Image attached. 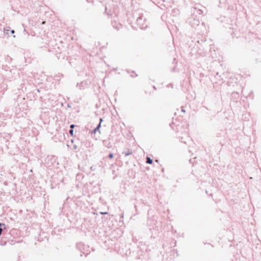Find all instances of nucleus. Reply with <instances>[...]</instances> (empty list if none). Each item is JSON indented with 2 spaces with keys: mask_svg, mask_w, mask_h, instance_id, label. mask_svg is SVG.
Instances as JSON below:
<instances>
[{
  "mask_svg": "<svg viewBox=\"0 0 261 261\" xmlns=\"http://www.w3.org/2000/svg\"><path fill=\"white\" fill-rule=\"evenodd\" d=\"M108 157L109 159H112L114 157V154L113 153H110Z\"/></svg>",
  "mask_w": 261,
  "mask_h": 261,
  "instance_id": "a211bd4d",
  "label": "nucleus"
},
{
  "mask_svg": "<svg viewBox=\"0 0 261 261\" xmlns=\"http://www.w3.org/2000/svg\"><path fill=\"white\" fill-rule=\"evenodd\" d=\"M67 107H68V108H70V107H71V106H70V104H69V103H68V104H67Z\"/></svg>",
  "mask_w": 261,
  "mask_h": 261,
  "instance_id": "cd10ccee",
  "label": "nucleus"
},
{
  "mask_svg": "<svg viewBox=\"0 0 261 261\" xmlns=\"http://www.w3.org/2000/svg\"><path fill=\"white\" fill-rule=\"evenodd\" d=\"M133 153V151L131 149H127L126 151H123L122 154H124L125 156H128Z\"/></svg>",
  "mask_w": 261,
  "mask_h": 261,
  "instance_id": "9d476101",
  "label": "nucleus"
},
{
  "mask_svg": "<svg viewBox=\"0 0 261 261\" xmlns=\"http://www.w3.org/2000/svg\"><path fill=\"white\" fill-rule=\"evenodd\" d=\"M6 226L4 223L0 222V237L3 236V234H7L3 232L6 229Z\"/></svg>",
  "mask_w": 261,
  "mask_h": 261,
  "instance_id": "0eeeda50",
  "label": "nucleus"
},
{
  "mask_svg": "<svg viewBox=\"0 0 261 261\" xmlns=\"http://www.w3.org/2000/svg\"><path fill=\"white\" fill-rule=\"evenodd\" d=\"M56 56L58 59H64L65 57V54H63L62 52L58 53L56 54Z\"/></svg>",
  "mask_w": 261,
  "mask_h": 261,
  "instance_id": "9b49d317",
  "label": "nucleus"
},
{
  "mask_svg": "<svg viewBox=\"0 0 261 261\" xmlns=\"http://www.w3.org/2000/svg\"><path fill=\"white\" fill-rule=\"evenodd\" d=\"M153 88L154 89H155V90L156 89V87L154 86H153Z\"/></svg>",
  "mask_w": 261,
  "mask_h": 261,
  "instance_id": "c756f323",
  "label": "nucleus"
},
{
  "mask_svg": "<svg viewBox=\"0 0 261 261\" xmlns=\"http://www.w3.org/2000/svg\"><path fill=\"white\" fill-rule=\"evenodd\" d=\"M37 91L38 92H39V89H37Z\"/></svg>",
  "mask_w": 261,
  "mask_h": 261,
  "instance_id": "473e14b6",
  "label": "nucleus"
},
{
  "mask_svg": "<svg viewBox=\"0 0 261 261\" xmlns=\"http://www.w3.org/2000/svg\"><path fill=\"white\" fill-rule=\"evenodd\" d=\"M78 144L79 143H75L73 145V150L74 151H75V152H77V151L76 150L77 149V148H78V147H77Z\"/></svg>",
  "mask_w": 261,
  "mask_h": 261,
  "instance_id": "dca6fc26",
  "label": "nucleus"
},
{
  "mask_svg": "<svg viewBox=\"0 0 261 261\" xmlns=\"http://www.w3.org/2000/svg\"><path fill=\"white\" fill-rule=\"evenodd\" d=\"M77 127V126L76 125H75V124H72L70 125V129H74V127Z\"/></svg>",
  "mask_w": 261,
  "mask_h": 261,
  "instance_id": "6ab92c4d",
  "label": "nucleus"
},
{
  "mask_svg": "<svg viewBox=\"0 0 261 261\" xmlns=\"http://www.w3.org/2000/svg\"><path fill=\"white\" fill-rule=\"evenodd\" d=\"M181 112H182L184 113H185V112H186L185 110L183 108H181Z\"/></svg>",
  "mask_w": 261,
  "mask_h": 261,
  "instance_id": "a878e982",
  "label": "nucleus"
},
{
  "mask_svg": "<svg viewBox=\"0 0 261 261\" xmlns=\"http://www.w3.org/2000/svg\"><path fill=\"white\" fill-rule=\"evenodd\" d=\"M3 33L5 36L8 38L10 37L11 35H13L15 33V31L11 30L10 27H6L4 28Z\"/></svg>",
  "mask_w": 261,
  "mask_h": 261,
  "instance_id": "20e7f679",
  "label": "nucleus"
},
{
  "mask_svg": "<svg viewBox=\"0 0 261 261\" xmlns=\"http://www.w3.org/2000/svg\"><path fill=\"white\" fill-rule=\"evenodd\" d=\"M5 124L3 121H0V130H3V128L5 127Z\"/></svg>",
  "mask_w": 261,
  "mask_h": 261,
  "instance_id": "2eb2a0df",
  "label": "nucleus"
},
{
  "mask_svg": "<svg viewBox=\"0 0 261 261\" xmlns=\"http://www.w3.org/2000/svg\"><path fill=\"white\" fill-rule=\"evenodd\" d=\"M100 214L102 215H107L108 214V212H100Z\"/></svg>",
  "mask_w": 261,
  "mask_h": 261,
  "instance_id": "aec40b11",
  "label": "nucleus"
},
{
  "mask_svg": "<svg viewBox=\"0 0 261 261\" xmlns=\"http://www.w3.org/2000/svg\"><path fill=\"white\" fill-rule=\"evenodd\" d=\"M173 63H177V62H176V59L175 58H174Z\"/></svg>",
  "mask_w": 261,
  "mask_h": 261,
  "instance_id": "393cba45",
  "label": "nucleus"
},
{
  "mask_svg": "<svg viewBox=\"0 0 261 261\" xmlns=\"http://www.w3.org/2000/svg\"><path fill=\"white\" fill-rule=\"evenodd\" d=\"M9 234H3V236L0 237V246H5L7 243H9L10 244L12 245V244L10 243L7 236H9Z\"/></svg>",
  "mask_w": 261,
  "mask_h": 261,
  "instance_id": "7ed1b4c3",
  "label": "nucleus"
},
{
  "mask_svg": "<svg viewBox=\"0 0 261 261\" xmlns=\"http://www.w3.org/2000/svg\"><path fill=\"white\" fill-rule=\"evenodd\" d=\"M182 142H184V143H185V144L186 143V142H185V141H182Z\"/></svg>",
  "mask_w": 261,
  "mask_h": 261,
  "instance_id": "c9c22d12",
  "label": "nucleus"
},
{
  "mask_svg": "<svg viewBox=\"0 0 261 261\" xmlns=\"http://www.w3.org/2000/svg\"><path fill=\"white\" fill-rule=\"evenodd\" d=\"M90 169L91 170L93 171V170H95V168L94 166H91V168H90Z\"/></svg>",
  "mask_w": 261,
  "mask_h": 261,
  "instance_id": "b1692460",
  "label": "nucleus"
},
{
  "mask_svg": "<svg viewBox=\"0 0 261 261\" xmlns=\"http://www.w3.org/2000/svg\"><path fill=\"white\" fill-rule=\"evenodd\" d=\"M121 218H123V214H122V215H121Z\"/></svg>",
  "mask_w": 261,
  "mask_h": 261,
  "instance_id": "7c9ffc66",
  "label": "nucleus"
},
{
  "mask_svg": "<svg viewBox=\"0 0 261 261\" xmlns=\"http://www.w3.org/2000/svg\"><path fill=\"white\" fill-rule=\"evenodd\" d=\"M111 135H109L108 139H105L102 141L103 145L108 148H111L112 147V144L110 141Z\"/></svg>",
  "mask_w": 261,
  "mask_h": 261,
  "instance_id": "39448f33",
  "label": "nucleus"
},
{
  "mask_svg": "<svg viewBox=\"0 0 261 261\" xmlns=\"http://www.w3.org/2000/svg\"><path fill=\"white\" fill-rule=\"evenodd\" d=\"M102 121H103L102 118H100V119H99V123H100V124H101V122H102Z\"/></svg>",
  "mask_w": 261,
  "mask_h": 261,
  "instance_id": "5701e85b",
  "label": "nucleus"
},
{
  "mask_svg": "<svg viewBox=\"0 0 261 261\" xmlns=\"http://www.w3.org/2000/svg\"><path fill=\"white\" fill-rule=\"evenodd\" d=\"M140 28L142 29L143 28V27H140Z\"/></svg>",
  "mask_w": 261,
  "mask_h": 261,
  "instance_id": "72a5a7b5",
  "label": "nucleus"
},
{
  "mask_svg": "<svg viewBox=\"0 0 261 261\" xmlns=\"http://www.w3.org/2000/svg\"><path fill=\"white\" fill-rule=\"evenodd\" d=\"M101 127V125H100V123H98L96 127H95L91 132V134H96V133L98 131L99 133H100V128Z\"/></svg>",
  "mask_w": 261,
  "mask_h": 261,
  "instance_id": "1a4fd4ad",
  "label": "nucleus"
},
{
  "mask_svg": "<svg viewBox=\"0 0 261 261\" xmlns=\"http://www.w3.org/2000/svg\"><path fill=\"white\" fill-rule=\"evenodd\" d=\"M87 84V82L86 81H82L80 84L77 83L76 87H79L80 89H84Z\"/></svg>",
  "mask_w": 261,
  "mask_h": 261,
  "instance_id": "6e6552de",
  "label": "nucleus"
},
{
  "mask_svg": "<svg viewBox=\"0 0 261 261\" xmlns=\"http://www.w3.org/2000/svg\"><path fill=\"white\" fill-rule=\"evenodd\" d=\"M113 27H114V28H116V29H117V30H118H118H119V29H120V27H118V26L115 27L114 25H113Z\"/></svg>",
  "mask_w": 261,
  "mask_h": 261,
  "instance_id": "4be33fe9",
  "label": "nucleus"
},
{
  "mask_svg": "<svg viewBox=\"0 0 261 261\" xmlns=\"http://www.w3.org/2000/svg\"><path fill=\"white\" fill-rule=\"evenodd\" d=\"M105 12L106 13H107V8L106 7L105 8Z\"/></svg>",
  "mask_w": 261,
  "mask_h": 261,
  "instance_id": "c85d7f7f",
  "label": "nucleus"
},
{
  "mask_svg": "<svg viewBox=\"0 0 261 261\" xmlns=\"http://www.w3.org/2000/svg\"><path fill=\"white\" fill-rule=\"evenodd\" d=\"M70 142L72 143V144H75V143H80V140L77 138L76 139H72L70 140Z\"/></svg>",
  "mask_w": 261,
  "mask_h": 261,
  "instance_id": "4468645a",
  "label": "nucleus"
},
{
  "mask_svg": "<svg viewBox=\"0 0 261 261\" xmlns=\"http://www.w3.org/2000/svg\"><path fill=\"white\" fill-rule=\"evenodd\" d=\"M88 245H86L81 242L77 243L76 244V248L81 252V256H82L83 254L85 256H87L90 254V251Z\"/></svg>",
  "mask_w": 261,
  "mask_h": 261,
  "instance_id": "f03ea898",
  "label": "nucleus"
},
{
  "mask_svg": "<svg viewBox=\"0 0 261 261\" xmlns=\"http://www.w3.org/2000/svg\"><path fill=\"white\" fill-rule=\"evenodd\" d=\"M13 38H15V36L13 35Z\"/></svg>",
  "mask_w": 261,
  "mask_h": 261,
  "instance_id": "2f4dec72",
  "label": "nucleus"
},
{
  "mask_svg": "<svg viewBox=\"0 0 261 261\" xmlns=\"http://www.w3.org/2000/svg\"><path fill=\"white\" fill-rule=\"evenodd\" d=\"M146 163L148 164H151L153 163V160L150 157L146 158Z\"/></svg>",
  "mask_w": 261,
  "mask_h": 261,
  "instance_id": "ddd939ff",
  "label": "nucleus"
},
{
  "mask_svg": "<svg viewBox=\"0 0 261 261\" xmlns=\"http://www.w3.org/2000/svg\"><path fill=\"white\" fill-rule=\"evenodd\" d=\"M142 15L139 16L137 19V23L138 25H141L142 23Z\"/></svg>",
  "mask_w": 261,
  "mask_h": 261,
  "instance_id": "f8f14e48",
  "label": "nucleus"
},
{
  "mask_svg": "<svg viewBox=\"0 0 261 261\" xmlns=\"http://www.w3.org/2000/svg\"><path fill=\"white\" fill-rule=\"evenodd\" d=\"M174 123L173 122L172 123H170V126L172 129H173V126H172V125H174Z\"/></svg>",
  "mask_w": 261,
  "mask_h": 261,
  "instance_id": "412c9836",
  "label": "nucleus"
},
{
  "mask_svg": "<svg viewBox=\"0 0 261 261\" xmlns=\"http://www.w3.org/2000/svg\"><path fill=\"white\" fill-rule=\"evenodd\" d=\"M0 137L3 138L6 140V142H8L11 138V135L10 134L6 133L5 132H0Z\"/></svg>",
  "mask_w": 261,
  "mask_h": 261,
  "instance_id": "423d86ee",
  "label": "nucleus"
},
{
  "mask_svg": "<svg viewBox=\"0 0 261 261\" xmlns=\"http://www.w3.org/2000/svg\"><path fill=\"white\" fill-rule=\"evenodd\" d=\"M155 239V237H152V236H151V237H150V240H151L152 239Z\"/></svg>",
  "mask_w": 261,
  "mask_h": 261,
  "instance_id": "bb28decb",
  "label": "nucleus"
},
{
  "mask_svg": "<svg viewBox=\"0 0 261 261\" xmlns=\"http://www.w3.org/2000/svg\"><path fill=\"white\" fill-rule=\"evenodd\" d=\"M132 73H135V71H132Z\"/></svg>",
  "mask_w": 261,
  "mask_h": 261,
  "instance_id": "f704fd0d",
  "label": "nucleus"
},
{
  "mask_svg": "<svg viewBox=\"0 0 261 261\" xmlns=\"http://www.w3.org/2000/svg\"><path fill=\"white\" fill-rule=\"evenodd\" d=\"M191 13V15L187 19V22L195 29L196 33H202L205 30L204 23L200 20V15L203 13L202 10L196 7H192Z\"/></svg>",
  "mask_w": 261,
  "mask_h": 261,
  "instance_id": "f257e3e1",
  "label": "nucleus"
},
{
  "mask_svg": "<svg viewBox=\"0 0 261 261\" xmlns=\"http://www.w3.org/2000/svg\"><path fill=\"white\" fill-rule=\"evenodd\" d=\"M69 133L71 137H74V129H70Z\"/></svg>",
  "mask_w": 261,
  "mask_h": 261,
  "instance_id": "f3484780",
  "label": "nucleus"
}]
</instances>
